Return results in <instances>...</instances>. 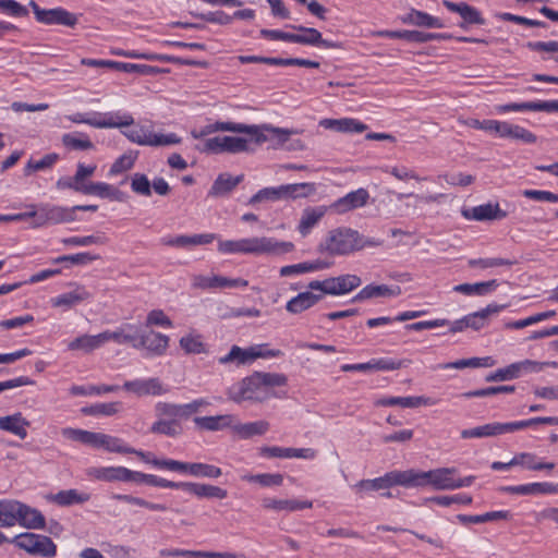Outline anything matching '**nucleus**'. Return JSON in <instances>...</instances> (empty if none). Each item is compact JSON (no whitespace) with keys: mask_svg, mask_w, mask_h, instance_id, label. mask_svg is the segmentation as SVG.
I'll use <instances>...</instances> for the list:
<instances>
[{"mask_svg":"<svg viewBox=\"0 0 558 558\" xmlns=\"http://www.w3.org/2000/svg\"><path fill=\"white\" fill-rule=\"evenodd\" d=\"M216 132L244 133L247 134L250 140L254 141L256 144H263L268 141V136L265 134V132H269L278 138V143L280 145H284L291 135L301 133V131L298 129H282L272 126L270 124L248 125L235 122H215L207 124L199 130H192L191 135L193 138L198 140Z\"/></svg>","mask_w":558,"mask_h":558,"instance_id":"obj_1","label":"nucleus"},{"mask_svg":"<svg viewBox=\"0 0 558 558\" xmlns=\"http://www.w3.org/2000/svg\"><path fill=\"white\" fill-rule=\"evenodd\" d=\"M291 242L275 238L253 236L240 240H219L218 251L222 254H270L278 255L293 251Z\"/></svg>","mask_w":558,"mask_h":558,"instance_id":"obj_2","label":"nucleus"},{"mask_svg":"<svg viewBox=\"0 0 558 558\" xmlns=\"http://www.w3.org/2000/svg\"><path fill=\"white\" fill-rule=\"evenodd\" d=\"M61 433L69 440L88 445L93 448H104L109 452L118 453L133 452V448L124 445L122 439L107 434L72 427L63 428Z\"/></svg>","mask_w":558,"mask_h":558,"instance_id":"obj_3","label":"nucleus"},{"mask_svg":"<svg viewBox=\"0 0 558 558\" xmlns=\"http://www.w3.org/2000/svg\"><path fill=\"white\" fill-rule=\"evenodd\" d=\"M359 231L349 227H339L328 231L318 244L317 251L331 256H347L356 252Z\"/></svg>","mask_w":558,"mask_h":558,"instance_id":"obj_4","label":"nucleus"},{"mask_svg":"<svg viewBox=\"0 0 558 558\" xmlns=\"http://www.w3.org/2000/svg\"><path fill=\"white\" fill-rule=\"evenodd\" d=\"M456 468H439L429 471L408 470L409 487L432 486L436 490H453Z\"/></svg>","mask_w":558,"mask_h":558,"instance_id":"obj_5","label":"nucleus"},{"mask_svg":"<svg viewBox=\"0 0 558 558\" xmlns=\"http://www.w3.org/2000/svg\"><path fill=\"white\" fill-rule=\"evenodd\" d=\"M314 191L311 183H293L282 184L279 186L264 187L255 193L247 202L248 205L255 206L263 202H277L281 199H295L298 197H306Z\"/></svg>","mask_w":558,"mask_h":558,"instance_id":"obj_6","label":"nucleus"},{"mask_svg":"<svg viewBox=\"0 0 558 558\" xmlns=\"http://www.w3.org/2000/svg\"><path fill=\"white\" fill-rule=\"evenodd\" d=\"M10 543L32 556L52 558L57 554V545L46 535L29 532L21 533L10 539Z\"/></svg>","mask_w":558,"mask_h":558,"instance_id":"obj_7","label":"nucleus"},{"mask_svg":"<svg viewBox=\"0 0 558 558\" xmlns=\"http://www.w3.org/2000/svg\"><path fill=\"white\" fill-rule=\"evenodd\" d=\"M362 284V280L356 275L345 274L338 277H330L325 280H312L307 288L313 291H319L320 294L343 295Z\"/></svg>","mask_w":558,"mask_h":558,"instance_id":"obj_8","label":"nucleus"},{"mask_svg":"<svg viewBox=\"0 0 558 558\" xmlns=\"http://www.w3.org/2000/svg\"><path fill=\"white\" fill-rule=\"evenodd\" d=\"M228 398L236 403L243 401H263L267 392L259 385L256 373L243 378L240 383L231 386L228 390Z\"/></svg>","mask_w":558,"mask_h":558,"instance_id":"obj_9","label":"nucleus"},{"mask_svg":"<svg viewBox=\"0 0 558 558\" xmlns=\"http://www.w3.org/2000/svg\"><path fill=\"white\" fill-rule=\"evenodd\" d=\"M396 485L409 487L408 470L391 471L373 480H361L352 488L356 494L389 489Z\"/></svg>","mask_w":558,"mask_h":558,"instance_id":"obj_10","label":"nucleus"},{"mask_svg":"<svg viewBox=\"0 0 558 558\" xmlns=\"http://www.w3.org/2000/svg\"><path fill=\"white\" fill-rule=\"evenodd\" d=\"M122 134L132 143L147 146H169L181 143V138L174 134H156L145 126H137L123 131Z\"/></svg>","mask_w":558,"mask_h":558,"instance_id":"obj_11","label":"nucleus"},{"mask_svg":"<svg viewBox=\"0 0 558 558\" xmlns=\"http://www.w3.org/2000/svg\"><path fill=\"white\" fill-rule=\"evenodd\" d=\"M36 20L46 25H63L74 27L77 24V16L63 8L41 9L34 0L29 1Z\"/></svg>","mask_w":558,"mask_h":558,"instance_id":"obj_12","label":"nucleus"},{"mask_svg":"<svg viewBox=\"0 0 558 558\" xmlns=\"http://www.w3.org/2000/svg\"><path fill=\"white\" fill-rule=\"evenodd\" d=\"M523 429V421L500 423L493 422L485 425L476 426L473 428L463 429L461 432V438H486L495 437L504 434L513 433Z\"/></svg>","mask_w":558,"mask_h":558,"instance_id":"obj_13","label":"nucleus"},{"mask_svg":"<svg viewBox=\"0 0 558 558\" xmlns=\"http://www.w3.org/2000/svg\"><path fill=\"white\" fill-rule=\"evenodd\" d=\"M122 389L135 395L138 398L146 396H162L170 392V387L163 385L157 377L126 380L123 384Z\"/></svg>","mask_w":558,"mask_h":558,"instance_id":"obj_14","label":"nucleus"},{"mask_svg":"<svg viewBox=\"0 0 558 558\" xmlns=\"http://www.w3.org/2000/svg\"><path fill=\"white\" fill-rule=\"evenodd\" d=\"M76 215H73V209L52 204L39 205V228L49 225H59L75 221Z\"/></svg>","mask_w":558,"mask_h":558,"instance_id":"obj_15","label":"nucleus"},{"mask_svg":"<svg viewBox=\"0 0 558 558\" xmlns=\"http://www.w3.org/2000/svg\"><path fill=\"white\" fill-rule=\"evenodd\" d=\"M208 404L209 402L205 399H195L185 404L159 401L157 402V410L162 415L177 416L181 421L190 418L193 414L197 413L202 407Z\"/></svg>","mask_w":558,"mask_h":558,"instance_id":"obj_16","label":"nucleus"},{"mask_svg":"<svg viewBox=\"0 0 558 558\" xmlns=\"http://www.w3.org/2000/svg\"><path fill=\"white\" fill-rule=\"evenodd\" d=\"M248 286V281L242 278H227L222 276H203L195 275L192 278V287L195 289H218V288H245Z\"/></svg>","mask_w":558,"mask_h":558,"instance_id":"obj_17","label":"nucleus"},{"mask_svg":"<svg viewBox=\"0 0 558 558\" xmlns=\"http://www.w3.org/2000/svg\"><path fill=\"white\" fill-rule=\"evenodd\" d=\"M136 349H145L151 355H162L168 345L169 337L154 330H138Z\"/></svg>","mask_w":558,"mask_h":558,"instance_id":"obj_18","label":"nucleus"},{"mask_svg":"<svg viewBox=\"0 0 558 558\" xmlns=\"http://www.w3.org/2000/svg\"><path fill=\"white\" fill-rule=\"evenodd\" d=\"M379 36L391 38V39H403L409 43H428L433 40H445L450 39L451 35L449 34H439V33H425L421 31H381L379 32Z\"/></svg>","mask_w":558,"mask_h":558,"instance_id":"obj_19","label":"nucleus"},{"mask_svg":"<svg viewBox=\"0 0 558 558\" xmlns=\"http://www.w3.org/2000/svg\"><path fill=\"white\" fill-rule=\"evenodd\" d=\"M291 28L303 34L293 33V43L301 45H308L324 48H340V44L331 40L324 39L322 33L313 27H305L302 25H291Z\"/></svg>","mask_w":558,"mask_h":558,"instance_id":"obj_20","label":"nucleus"},{"mask_svg":"<svg viewBox=\"0 0 558 558\" xmlns=\"http://www.w3.org/2000/svg\"><path fill=\"white\" fill-rule=\"evenodd\" d=\"M369 198L367 190L360 187L338 198L330 205V209L337 214H345L366 205Z\"/></svg>","mask_w":558,"mask_h":558,"instance_id":"obj_21","label":"nucleus"},{"mask_svg":"<svg viewBox=\"0 0 558 558\" xmlns=\"http://www.w3.org/2000/svg\"><path fill=\"white\" fill-rule=\"evenodd\" d=\"M156 422L150 426V433L163 435L167 437H178L183 433V427L177 416L162 415L157 410V403L154 407Z\"/></svg>","mask_w":558,"mask_h":558,"instance_id":"obj_22","label":"nucleus"},{"mask_svg":"<svg viewBox=\"0 0 558 558\" xmlns=\"http://www.w3.org/2000/svg\"><path fill=\"white\" fill-rule=\"evenodd\" d=\"M259 453L266 458H284V459H307L312 460L316 457V451L312 448H282V447H262Z\"/></svg>","mask_w":558,"mask_h":558,"instance_id":"obj_23","label":"nucleus"},{"mask_svg":"<svg viewBox=\"0 0 558 558\" xmlns=\"http://www.w3.org/2000/svg\"><path fill=\"white\" fill-rule=\"evenodd\" d=\"M73 290L62 293L51 299V305L54 307H64L69 310L84 301L89 300L93 294L84 287L76 283H71Z\"/></svg>","mask_w":558,"mask_h":558,"instance_id":"obj_24","label":"nucleus"},{"mask_svg":"<svg viewBox=\"0 0 558 558\" xmlns=\"http://www.w3.org/2000/svg\"><path fill=\"white\" fill-rule=\"evenodd\" d=\"M401 294L399 286L387 284H367L357 294H355L351 302L357 303L369 299L376 298H393Z\"/></svg>","mask_w":558,"mask_h":558,"instance_id":"obj_25","label":"nucleus"},{"mask_svg":"<svg viewBox=\"0 0 558 558\" xmlns=\"http://www.w3.org/2000/svg\"><path fill=\"white\" fill-rule=\"evenodd\" d=\"M319 125L339 133H362L367 129L366 124L353 118L323 119Z\"/></svg>","mask_w":558,"mask_h":558,"instance_id":"obj_26","label":"nucleus"},{"mask_svg":"<svg viewBox=\"0 0 558 558\" xmlns=\"http://www.w3.org/2000/svg\"><path fill=\"white\" fill-rule=\"evenodd\" d=\"M462 216L468 220L486 221L494 220L505 216L498 204H482L471 208H464Z\"/></svg>","mask_w":558,"mask_h":558,"instance_id":"obj_27","label":"nucleus"},{"mask_svg":"<svg viewBox=\"0 0 558 558\" xmlns=\"http://www.w3.org/2000/svg\"><path fill=\"white\" fill-rule=\"evenodd\" d=\"M134 123L132 114L121 111L97 112V129H113L122 126H131Z\"/></svg>","mask_w":558,"mask_h":558,"instance_id":"obj_28","label":"nucleus"},{"mask_svg":"<svg viewBox=\"0 0 558 558\" xmlns=\"http://www.w3.org/2000/svg\"><path fill=\"white\" fill-rule=\"evenodd\" d=\"M403 24L414 25L418 27L442 28L444 23L440 19L435 17L426 12L411 9L407 14L400 16Z\"/></svg>","mask_w":558,"mask_h":558,"instance_id":"obj_29","label":"nucleus"},{"mask_svg":"<svg viewBox=\"0 0 558 558\" xmlns=\"http://www.w3.org/2000/svg\"><path fill=\"white\" fill-rule=\"evenodd\" d=\"M376 404L381 407L418 408L422 405H434L436 401L424 396L387 397L379 399Z\"/></svg>","mask_w":558,"mask_h":558,"instance_id":"obj_30","label":"nucleus"},{"mask_svg":"<svg viewBox=\"0 0 558 558\" xmlns=\"http://www.w3.org/2000/svg\"><path fill=\"white\" fill-rule=\"evenodd\" d=\"M138 330L140 329L135 325L125 324L114 331H104L102 339L105 340V343L108 341H114L119 344L131 343L132 347L136 349Z\"/></svg>","mask_w":558,"mask_h":558,"instance_id":"obj_31","label":"nucleus"},{"mask_svg":"<svg viewBox=\"0 0 558 558\" xmlns=\"http://www.w3.org/2000/svg\"><path fill=\"white\" fill-rule=\"evenodd\" d=\"M322 299L323 294L313 290L301 292L287 302L286 310L291 314H300L316 305Z\"/></svg>","mask_w":558,"mask_h":558,"instance_id":"obj_32","label":"nucleus"},{"mask_svg":"<svg viewBox=\"0 0 558 558\" xmlns=\"http://www.w3.org/2000/svg\"><path fill=\"white\" fill-rule=\"evenodd\" d=\"M442 4L450 11L458 13L465 23L468 24H477L483 25L485 20L482 17L481 12L474 7L468 4L466 2H451L449 0H444Z\"/></svg>","mask_w":558,"mask_h":558,"instance_id":"obj_33","label":"nucleus"},{"mask_svg":"<svg viewBox=\"0 0 558 558\" xmlns=\"http://www.w3.org/2000/svg\"><path fill=\"white\" fill-rule=\"evenodd\" d=\"M244 179L243 174L232 177L229 173H220L214 181L208 196L220 197L226 196L232 192L236 185H239Z\"/></svg>","mask_w":558,"mask_h":558,"instance_id":"obj_34","label":"nucleus"},{"mask_svg":"<svg viewBox=\"0 0 558 558\" xmlns=\"http://www.w3.org/2000/svg\"><path fill=\"white\" fill-rule=\"evenodd\" d=\"M215 233H202L192 235H178L170 239H163L162 242L166 245L174 247H191L196 245H206L211 243L216 239Z\"/></svg>","mask_w":558,"mask_h":558,"instance_id":"obj_35","label":"nucleus"},{"mask_svg":"<svg viewBox=\"0 0 558 558\" xmlns=\"http://www.w3.org/2000/svg\"><path fill=\"white\" fill-rule=\"evenodd\" d=\"M23 506L16 500H0V526L10 527L19 523Z\"/></svg>","mask_w":558,"mask_h":558,"instance_id":"obj_36","label":"nucleus"},{"mask_svg":"<svg viewBox=\"0 0 558 558\" xmlns=\"http://www.w3.org/2000/svg\"><path fill=\"white\" fill-rule=\"evenodd\" d=\"M326 211L327 208L325 206L307 207L303 210L298 226V230L302 236H306L311 233L312 229L325 216Z\"/></svg>","mask_w":558,"mask_h":558,"instance_id":"obj_37","label":"nucleus"},{"mask_svg":"<svg viewBox=\"0 0 558 558\" xmlns=\"http://www.w3.org/2000/svg\"><path fill=\"white\" fill-rule=\"evenodd\" d=\"M29 426V422L23 417L22 413H14L13 415H8L1 417L0 428L2 430L12 433L21 439H25L27 437L26 427Z\"/></svg>","mask_w":558,"mask_h":558,"instance_id":"obj_38","label":"nucleus"},{"mask_svg":"<svg viewBox=\"0 0 558 558\" xmlns=\"http://www.w3.org/2000/svg\"><path fill=\"white\" fill-rule=\"evenodd\" d=\"M89 494L80 493L77 489L60 490L57 494L48 496V500L61 507H70L73 505H81L88 501Z\"/></svg>","mask_w":558,"mask_h":558,"instance_id":"obj_39","label":"nucleus"},{"mask_svg":"<svg viewBox=\"0 0 558 558\" xmlns=\"http://www.w3.org/2000/svg\"><path fill=\"white\" fill-rule=\"evenodd\" d=\"M262 506L265 509L276 510V511H298L302 509H307L312 507V501L304 500H294V499H275V498H264L262 501Z\"/></svg>","mask_w":558,"mask_h":558,"instance_id":"obj_40","label":"nucleus"},{"mask_svg":"<svg viewBox=\"0 0 558 558\" xmlns=\"http://www.w3.org/2000/svg\"><path fill=\"white\" fill-rule=\"evenodd\" d=\"M61 142L62 145L70 150L85 151L95 148L89 136L82 132L65 133L62 135Z\"/></svg>","mask_w":558,"mask_h":558,"instance_id":"obj_41","label":"nucleus"},{"mask_svg":"<svg viewBox=\"0 0 558 558\" xmlns=\"http://www.w3.org/2000/svg\"><path fill=\"white\" fill-rule=\"evenodd\" d=\"M102 337V332L95 336H80L68 344V349L71 351H83L84 353H89L105 344Z\"/></svg>","mask_w":558,"mask_h":558,"instance_id":"obj_42","label":"nucleus"},{"mask_svg":"<svg viewBox=\"0 0 558 558\" xmlns=\"http://www.w3.org/2000/svg\"><path fill=\"white\" fill-rule=\"evenodd\" d=\"M234 417L229 414L216 416H197L194 423L197 427L205 430H220L226 427H232Z\"/></svg>","mask_w":558,"mask_h":558,"instance_id":"obj_43","label":"nucleus"},{"mask_svg":"<svg viewBox=\"0 0 558 558\" xmlns=\"http://www.w3.org/2000/svg\"><path fill=\"white\" fill-rule=\"evenodd\" d=\"M498 287L497 280H488L475 283H461L453 287L454 292L465 295H487Z\"/></svg>","mask_w":558,"mask_h":558,"instance_id":"obj_44","label":"nucleus"},{"mask_svg":"<svg viewBox=\"0 0 558 558\" xmlns=\"http://www.w3.org/2000/svg\"><path fill=\"white\" fill-rule=\"evenodd\" d=\"M19 523L26 529L34 530H41L46 526V520L43 513L39 510L31 508L25 504L21 510Z\"/></svg>","mask_w":558,"mask_h":558,"instance_id":"obj_45","label":"nucleus"},{"mask_svg":"<svg viewBox=\"0 0 558 558\" xmlns=\"http://www.w3.org/2000/svg\"><path fill=\"white\" fill-rule=\"evenodd\" d=\"M232 428L239 437L247 439L253 436L264 435L269 429V423L266 421L236 423L235 425L232 424Z\"/></svg>","mask_w":558,"mask_h":558,"instance_id":"obj_46","label":"nucleus"},{"mask_svg":"<svg viewBox=\"0 0 558 558\" xmlns=\"http://www.w3.org/2000/svg\"><path fill=\"white\" fill-rule=\"evenodd\" d=\"M495 365V360L492 356H484V357H470V359H462L454 362L444 363L440 364L439 367L442 369H449V368H457V369H463L465 367H492Z\"/></svg>","mask_w":558,"mask_h":558,"instance_id":"obj_47","label":"nucleus"},{"mask_svg":"<svg viewBox=\"0 0 558 558\" xmlns=\"http://www.w3.org/2000/svg\"><path fill=\"white\" fill-rule=\"evenodd\" d=\"M252 347L248 349H242L238 345H232L229 353L225 356L219 357L218 362L220 364H231L234 363L236 365H245L253 362Z\"/></svg>","mask_w":558,"mask_h":558,"instance_id":"obj_48","label":"nucleus"},{"mask_svg":"<svg viewBox=\"0 0 558 558\" xmlns=\"http://www.w3.org/2000/svg\"><path fill=\"white\" fill-rule=\"evenodd\" d=\"M106 64L109 68L117 69L119 71H123L125 73H137L141 75H154L159 72V70L155 66L148 64H136V63H128V62H118V61H108Z\"/></svg>","mask_w":558,"mask_h":558,"instance_id":"obj_49","label":"nucleus"},{"mask_svg":"<svg viewBox=\"0 0 558 558\" xmlns=\"http://www.w3.org/2000/svg\"><path fill=\"white\" fill-rule=\"evenodd\" d=\"M242 481L258 483L263 487L280 486L283 483V475L279 473L245 474Z\"/></svg>","mask_w":558,"mask_h":558,"instance_id":"obj_50","label":"nucleus"},{"mask_svg":"<svg viewBox=\"0 0 558 558\" xmlns=\"http://www.w3.org/2000/svg\"><path fill=\"white\" fill-rule=\"evenodd\" d=\"M523 367V362L512 363L507 367L499 368L490 374H488L485 378L486 381H504L510 380L519 376L521 368Z\"/></svg>","mask_w":558,"mask_h":558,"instance_id":"obj_51","label":"nucleus"},{"mask_svg":"<svg viewBox=\"0 0 558 558\" xmlns=\"http://www.w3.org/2000/svg\"><path fill=\"white\" fill-rule=\"evenodd\" d=\"M122 466H99L87 470V475L104 482H119Z\"/></svg>","mask_w":558,"mask_h":558,"instance_id":"obj_52","label":"nucleus"},{"mask_svg":"<svg viewBox=\"0 0 558 558\" xmlns=\"http://www.w3.org/2000/svg\"><path fill=\"white\" fill-rule=\"evenodd\" d=\"M509 515L508 511H490L486 512L484 514H476V515H468V514H459L458 519L460 522L464 524L473 523H484L488 521H496L501 519H507Z\"/></svg>","mask_w":558,"mask_h":558,"instance_id":"obj_53","label":"nucleus"},{"mask_svg":"<svg viewBox=\"0 0 558 558\" xmlns=\"http://www.w3.org/2000/svg\"><path fill=\"white\" fill-rule=\"evenodd\" d=\"M111 498L114 500H118V501H123V502L130 504V505H136V506L146 508L151 511H166L167 510L166 505L154 504V502L147 501L143 498L134 497L132 495L113 494L111 496Z\"/></svg>","mask_w":558,"mask_h":558,"instance_id":"obj_54","label":"nucleus"},{"mask_svg":"<svg viewBox=\"0 0 558 558\" xmlns=\"http://www.w3.org/2000/svg\"><path fill=\"white\" fill-rule=\"evenodd\" d=\"M120 402H109V403H95L89 407H85L82 409V412L85 415H102V416H111L119 412Z\"/></svg>","mask_w":558,"mask_h":558,"instance_id":"obj_55","label":"nucleus"},{"mask_svg":"<svg viewBox=\"0 0 558 558\" xmlns=\"http://www.w3.org/2000/svg\"><path fill=\"white\" fill-rule=\"evenodd\" d=\"M411 363L410 360H395L390 357L372 359L371 366L372 371H396L402 367H407Z\"/></svg>","mask_w":558,"mask_h":558,"instance_id":"obj_56","label":"nucleus"},{"mask_svg":"<svg viewBox=\"0 0 558 558\" xmlns=\"http://www.w3.org/2000/svg\"><path fill=\"white\" fill-rule=\"evenodd\" d=\"M107 241L106 236L101 233L85 235V236H70L62 240L64 245L70 246H89L102 245Z\"/></svg>","mask_w":558,"mask_h":558,"instance_id":"obj_57","label":"nucleus"},{"mask_svg":"<svg viewBox=\"0 0 558 558\" xmlns=\"http://www.w3.org/2000/svg\"><path fill=\"white\" fill-rule=\"evenodd\" d=\"M222 153L238 154L248 150L250 140L238 136H222Z\"/></svg>","mask_w":558,"mask_h":558,"instance_id":"obj_58","label":"nucleus"},{"mask_svg":"<svg viewBox=\"0 0 558 558\" xmlns=\"http://www.w3.org/2000/svg\"><path fill=\"white\" fill-rule=\"evenodd\" d=\"M255 373L257 375V378L259 379V385H262L264 391H266V388L268 387L284 386L288 381V378L284 374L263 372Z\"/></svg>","mask_w":558,"mask_h":558,"instance_id":"obj_59","label":"nucleus"},{"mask_svg":"<svg viewBox=\"0 0 558 558\" xmlns=\"http://www.w3.org/2000/svg\"><path fill=\"white\" fill-rule=\"evenodd\" d=\"M137 158V153L129 151L120 156L110 167L109 173L116 175L130 170Z\"/></svg>","mask_w":558,"mask_h":558,"instance_id":"obj_60","label":"nucleus"},{"mask_svg":"<svg viewBox=\"0 0 558 558\" xmlns=\"http://www.w3.org/2000/svg\"><path fill=\"white\" fill-rule=\"evenodd\" d=\"M118 190L105 182H89L85 195H97L101 198H113Z\"/></svg>","mask_w":558,"mask_h":558,"instance_id":"obj_61","label":"nucleus"},{"mask_svg":"<svg viewBox=\"0 0 558 558\" xmlns=\"http://www.w3.org/2000/svg\"><path fill=\"white\" fill-rule=\"evenodd\" d=\"M221 474V469L214 464L193 462L192 476L194 477L218 478Z\"/></svg>","mask_w":558,"mask_h":558,"instance_id":"obj_62","label":"nucleus"},{"mask_svg":"<svg viewBox=\"0 0 558 558\" xmlns=\"http://www.w3.org/2000/svg\"><path fill=\"white\" fill-rule=\"evenodd\" d=\"M131 189L134 193L142 196L151 195V184L144 173H134L131 181Z\"/></svg>","mask_w":558,"mask_h":558,"instance_id":"obj_63","label":"nucleus"},{"mask_svg":"<svg viewBox=\"0 0 558 558\" xmlns=\"http://www.w3.org/2000/svg\"><path fill=\"white\" fill-rule=\"evenodd\" d=\"M558 494V483L548 482L525 484V495Z\"/></svg>","mask_w":558,"mask_h":558,"instance_id":"obj_64","label":"nucleus"}]
</instances>
